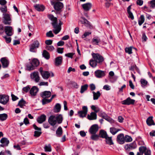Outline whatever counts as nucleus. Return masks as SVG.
Returning a JSON list of instances; mask_svg holds the SVG:
<instances>
[{
  "label": "nucleus",
  "mask_w": 155,
  "mask_h": 155,
  "mask_svg": "<svg viewBox=\"0 0 155 155\" xmlns=\"http://www.w3.org/2000/svg\"><path fill=\"white\" fill-rule=\"evenodd\" d=\"M94 74L96 77L97 78H101L105 75L104 71L99 70L95 71Z\"/></svg>",
  "instance_id": "f3484780"
},
{
  "label": "nucleus",
  "mask_w": 155,
  "mask_h": 155,
  "mask_svg": "<svg viewBox=\"0 0 155 155\" xmlns=\"http://www.w3.org/2000/svg\"><path fill=\"white\" fill-rule=\"evenodd\" d=\"M139 152H138L137 155H143L144 153L145 155H151L150 150L144 146H141L139 148Z\"/></svg>",
  "instance_id": "39448f33"
},
{
  "label": "nucleus",
  "mask_w": 155,
  "mask_h": 155,
  "mask_svg": "<svg viewBox=\"0 0 155 155\" xmlns=\"http://www.w3.org/2000/svg\"><path fill=\"white\" fill-rule=\"evenodd\" d=\"M92 135L91 136V138L92 140H97L99 138V136L96 134H91Z\"/></svg>",
  "instance_id": "3c124183"
},
{
  "label": "nucleus",
  "mask_w": 155,
  "mask_h": 155,
  "mask_svg": "<svg viewBox=\"0 0 155 155\" xmlns=\"http://www.w3.org/2000/svg\"><path fill=\"white\" fill-rule=\"evenodd\" d=\"M106 143L107 144L109 145H111L114 144L113 141L112 140L111 137H108V136L105 138Z\"/></svg>",
  "instance_id": "e433bc0d"
},
{
  "label": "nucleus",
  "mask_w": 155,
  "mask_h": 155,
  "mask_svg": "<svg viewBox=\"0 0 155 155\" xmlns=\"http://www.w3.org/2000/svg\"><path fill=\"white\" fill-rule=\"evenodd\" d=\"M26 69L28 71H31V70H33L35 68V67L31 63V65L27 64Z\"/></svg>",
  "instance_id": "de8ad7c7"
},
{
  "label": "nucleus",
  "mask_w": 155,
  "mask_h": 155,
  "mask_svg": "<svg viewBox=\"0 0 155 155\" xmlns=\"http://www.w3.org/2000/svg\"><path fill=\"white\" fill-rule=\"evenodd\" d=\"M124 142L126 141L127 142H129L131 141L132 139L131 137L128 135H126L124 137Z\"/></svg>",
  "instance_id": "09e8293b"
},
{
  "label": "nucleus",
  "mask_w": 155,
  "mask_h": 155,
  "mask_svg": "<svg viewBox=\"0 0 155 155\" xmlns=\"http://www.w3.org/2000/svg\"><path fill=\"white\" fill-rule=\"evenodd\" d=\"M137 144L135 142H133L130 144H127L125 146V149L128 151L136 148L137 147Z\"/></svg>",
  "instance_id": "f8f14e48"
},
{
  "label": "nucleus",
  "mask_w": 155,
  "mask_h": 155,
  "mask_svg": "<svg viewBox=\"0 0 155 155\" xmlns=\"http://www.w3.org/2000/svg\"><path fill=\"white\" fill-rule=\"evenodd\" d=\"M135 49L136 50V49L133 47H130L128 48H125V51L126 53H127L128 54H131L132 52V48Z\"/></svg>",
  "instance_id": "58836bf2"
},
{
  "label": "nucleus",
  "mask_w": 155,
  "mask_h": 155,
  "mask_svg": "<svg viewBox=\"0 0 155 155\" xmlns=\"http://www.w3.org/2000/svg\"><path fill=\"white\" fill-rule=\"evenodd\" d=\"M38 90L39 89L38 87L36 86H33L30 90V94L31 96H35L38 91Z\"/></svg>",
  "instance_id": "412c9836"
},
{
  "label": "nucleus",
  "mask_w": 155,
  "mask_h": 155,
  "mask_svg": "<svg viewBox=\"0 0 155 155\" xmlns=\"http://www.w3.org/2000/svg\"><path fill=\"white\" fill-rule=\"evenodd\" d=\"M39 63L38 60L36 58L33 59L31 63L35 68L39 65Z\"/></svg>",
  "instance_id": "473e14b6"
},
{
  "label": "nucleus",
  "mask_w": 155,
  "mask_h": 155,
  "mask_svg": "<svg viewBox=\"0 0 155 155\" xmlns=\"http://www.w3.org/2000/svg\"><path fill=\"white\" fill-rule=\"evenodd\" d=\"M45 48L47 50L50 51H53L54 49V47L52 45L46 46Z\"/></svg>",
  "instance_id": "5fc2aeb1"
},
{
  "label": "nucleus",
  "mask_w": 155,
  "mask_h": 155,
  "mask_svg": "<svg viewBox=\"0 0 155 155\" xmlns=\"http://www.w3.org/2000/svg\"><path fill=\"white\" fill-rule=\"evenodd\" d=\"M89 87L91 90L92 91L94 90L96 88L95 85L93 84H91Z\"/></svg>",
  "instance_id": "69168bd1"
},
{
  "label": "nucleus",
  "mask_w": 155,
  "mask_h": 155,
  "mask_svg": "<svg viewBox=\"0 0 155 155\" xmlns=\"http://www.w3.org/2000/svg\"><path fill=\"white\" fill-rule=\"evenodd\" d=\"M135 100L131 99L130 97H128L126 100L121 101V103L123 105H130L134 104Z\"/></svg>",
  "instance_id": "ddd939ff"
},
{
  "label": "nucleus",
  "mask_w": 155,
  "mask_h": 155,
  "mask_svg": "<svg viewBox=\"0 0 155 155\" xmlns=\"http://www.w3.org/2000/svg\"><path fill=\"white\" fill-rule=\"evenodd\" d=\"M44 149L46 152H51V145L49 144L48 145H45L44 147Z\"/></svg>",
  "instance_id": "a18cd8bd"
},
{
  "label": "nucleus",
  "mask_w": 155,
  "mask_h": 155,
  "mask_svg": "<svg viewBox=\"0 0 155 155\" xmlns=\"http://www.w3.org/2000/svg\"><path fill=\"white\" fill-rule=\"evenodd\" d=\"M41 97L43 98H48L51 95V93L50 91H45L40 94Z\"/></svg>",
  "instance_id": "aec40b11"
},
{
  "label": "nucleus",
  "mask_w": 155,
  "mask_h": 155,
  "mask_svg": "<svg viewBox=\"0 0 155 155\" xmlns=\"http://www.w3.org/2000/svg\"><path fill=\"white\" fill-rule=\"evenodd\" d=\"M101 40L100 38L98 36H96L94 37L92 40V42L93 45H98L99 43L100 42Z\"/></svg>",
  "instance_id": "bb28decb"
},
{
  "label": "nucleus",
  "mask_w": 155,
  "mask_h": 155,
  "mask_svg": "<svg viewBox=\"0 0 155 155\" xmlns=\"http://www.w3.org/2000/svg\"><path fill=\"white\" fill-rule=\"evenodd\" d=\"M74 54V53H69L67 54H66L65 55L66 57L72 58V57Z\"/></svg>",
  "instance_id": "052dcab7"
},
{
  "label": "nucleus",
  "mask_w": 155,
  "mask_h": 155,
  "mask_svg": "<svg viewBox=\"0 0 155 155\" xmlns=\"http://www.w3.org/2000/svg\"><path fill=\"white\" fill-rule=\"evenodd\" d=\"M148 4L149 8L146 6H144L143 7V9L145 11L151 12L152 11L151 8L154 9L155 8V0H152L148 2Z\"/></svg>",
  "instance_id": "423d86ee"
},
{
  "label": "nucleus",
  "mask_w": 155,
  "mask_h": 155,
  "mask_svg": "<svg viewBox=\"0 0 155 155\" xmlns=\"http://www.w3.org/2000/svg\"><path fill=\"white\" fill-rule=\"evenodd\" d=\"M117 142L120 144H122L124 143V135L120 134L117 136Z\"/></svg>",
  "instance_id": "dca6fc26"
},
{
  "label": "nucleus",
  "mask_w": 155,
  "mask_h": 155,
  "mask_svg": "<svg viewBox=\"0 0 155 155\" xmlns=\"http://www.w3.org/2000/svg\"><path fill=\"white\" fill-rule=\"evenodd\" d=\"M41 133V131L36 130L34 132V136L38 137L40 136Z\"/></svg>",
  "instance_id": "864d4df0"
},
{
  "label": "nucleus",
  "mask_w": 155,
  "mask_h": 155,
  "mask_svg": "<svg viewBox=\"0 0 155 155\" xmlns=\"http://www.w3.org/2000/svg\"><path fill=\"white\" fill-rule=\"evenodd\" d=\"M143 3V1L142 0H137V4L138 5L140 6L142 5Z\"/></svg>",
  "instance_id": "774afa93"
},
{
  "label": "nucleus",
  "mask_w": 155,
  "mask_h": 155,
  "mask_svg": "<svg viewBox=\"0 0 155 155\" xmlns=\"http://www.w3.org/2000/svg\"><path fill=\"white\" fill-rule=\"evenodd\" d=\"M30 88L29 85L23 87L22 90L24 92L27 93L30 90Z\"/></svg>",
  "instance_id": "13d9d810"
},
{
  "label": "nucleus",
  "mask_w": 155,
  "mask_h": 155,
  "mask_svg": "<svg viewBox=\"0 0 155 155\" xmlns=\"http://www.w3.org/2000/svg\"><path fill=\"white\" fill-rule=\"evenodd\" d=\"M100 116L102 117L107 121H109L110 119V118L104 112H102L100 113Z\"/></svg>",
  "instance_id": "4c0bfd02"
},
{
  "label": "nucleus",
  "mask_w": 155,
  "mask_h": 155,
  "mask_svg": "<svg viewBox=\"0 0 155 155\" xmlns=\"http://www.w3.org/2000/svg\"><path fill=\"white\" fill-rule=\"evenodd\" d=\"M99 135L100 137L104 138H106L108 136L106 132L103 130H100Z\"/></svg>",
  "instance_id": "2f4dec72"
},
{
  "label": "nucleus",
  "mask_w": 155,
  "mask_h": 155,
  "mask_svg": "<svg viewBox=\"0 0 155 155\" xmlns=\"http://www.w3.org/2000/svg\"><path fill=\"white\" fill-rule=\"evenodd\" d=\"M46 35L47 37H52L54 36V35L51 31H50L49 32H47L46 34Z\"/></svg>",
  "instance_id": "4d7b16f0"
},
{
  "label": "nucleus",
  "mask_w": 155,
  "mask_h": 155,
  "mask_svg": "<svg viewBox=\"0 0 155 155\" xmlns=\"http://www.w3.org/2000/svg\"><path fill=\"white\" fill-rule=\"evenodd\" d=\"M41 75L44 79H47L50 76L51 77L54 76V74L52 72L50 73L47 71H44V72L43 73H41Z\"/></svg>",
  "instance_id": "2eb2a0df"
},
{
  "label": "nucleus",
  "mask_w": 155,
  "mask_h": 155,
  "mask_svg": "<svg viewBox=\"0 0 155 155\" xmlns=\"http://www.w3.org/2000/svg\"><path fill=\"white\" fill-rule=\"evenodd\" d=\"M99 127L98 125L94 124L92 125L89 130V133L91 134H96L98 131Z\"/></svg>",
  "instance_id": "1a4fd4ad"
},
{
  "label": "nucleus",
  "mask_w": 155,
  "mask_h": 155,
  "mask_svg": "<svg viewBox=\"0 0 155 155\" xmlns=\"http://www.w3.org/2000/svg\"><path fill=\"white\" fill-rule=\"evenodd\" d=\"M88 87V85L87 84H85L84 85L81 86L80 91V92L81 93H83L87 89Z\"/></svg>",
  "instance_id": "c03bdc74"
},
{
  "label": "nucleus",
  "mask_w": 155,
  "mask_h": 155,
  "mask_svg": "<svg viewBox=\"0 0 155 155\" xmlns=\"http://www.w3.org/2000/svg\"><path fill=\"white\" fill-rule=\"evenodd\" d=\"M35 8L38 11H43L45 9V7L42 5H36L34 6Z\"/></svg>",
  "instance_id": "cd10ccee"
},
{
  "label": "nucleus",
  "mask_w": 155,
  "mask_h": 155,
  "mask_svg": "<svg viewBox=\"0 0 155 155\" xmlns=\"http://www.w3.org/2000/svg\"><path fill=\"white\" fill-rule=\"evenodd\" d=\"M63 131L62 128L61 127H59L56 131V134L57 137H60L62 135Z\"/></svg>",
  "instance_id": "c9c22d12"
},
{
  "label": "nucleus",
  "mask_w": 155,
  "mask_h": 155,
  "mask_svg": "<svg viewBox=\"0 0 155 155\" xmlns=\"http://www.w3.org/2000/svg\"><path fill=\"white\" fill-rule=\"evenodd\" d=\"M103 89L107 91H108L110 90V87L108 85H105L103 87Z\"/></svg>",
  "instance_id": "0e129e2a"
},
{
  "label": "nucleus",
  "mask_w": 155,
  "mask_h": 155,
  "mask_svg": "<svg viewBox=\"0 0 155 155\" xmlns=\"http://www.w3.org/2000/svg\"><path fill=\"white\" fill-rule=\"evenodd\" d=\"M4 38L5 39L6 42L7 43H9L10 42L11 40V38L10 37H7L6 36H5Z\"/></svg>",
  "instance_id": "680f3d73"
},
{
  "label": "nucleus",
  "mask_w": 155,
  "mask_h": 155,
  "mask_svg": "<svg viewBox=\"0 0 155 155\" xmlns=\"http://www.w3.org/2000/svg\"><path fill=\"white\" fill-rule=\"evenodd\" d=\"M153 117L152 116L149 117L146 120L147 124L149 126L152 125H154L155 123L153 119Z\"/></svg>",
  "instance_id": "a878e982"
},
{
  "label": "nucleus",
  "mask_w": 155,
  "mask_h": 155,
  "mask_svg": "<svg viewBox=\"0 0 155 155\" xmlns=\"http://www.w3.org/2000/svg\"><path fill=\"white\" fill-rule=\"evenodd\" d=\"M42 55L46 59H48L50 58V54L46 50H44L43 51Z\"/></svg>",
  "instance_id": "ea45409f"
},
{
  "label": "nucleus",
  "mask_w": 155,
  "mask_h": 155,
  "mask_svg": "<svg viewBox=\"0 0 155 155\" xmlns=\"http://www.w3.org/2000/svg\"><path fill=\"white\" fill-rule=\"evenodd\" d=\"M82 19L83 20L80 21V22L82 24H84L85 26L87 27L91 28L92 27V26L90 24V23L85 18H83Z\"/></svg>",
  "instance_id": "6ab92c4d"
},
{
  "label": "nucleus",
  "mask_w": 155,
  "mask_h": 155,
  "mask_svg": "<svg viewBox=\"0 0 155 155\" xmlns=\"http://www.w3.org/2000/svg\"><path fill=\"white\" fill-rule=\"evenodd\" d=\"M145 20L144 16L143 15H140L139 19L138 20V24L140 26L144 22Z\"/></svg>",
  "instance_id": "37998d69"
},
{
  "label": "nucleus",
  "mask_w": 155,
  "mask_h": 155,
  "mask_svg": "<svg viewBox=\"0 0 155 155\" xmlns=\"http://www.w3.org/2000/svg\"><path fill=\"white\" fill-rule=\"evenodd\" d=\"M71 84L73 87L76 88H78V85L76 82L74 81H72L71 82Z\"/></svg>",
  "instance_id": "6e6d98bb"
},
{
  "label": "nucleus",
  "mask_w": 155,
  "mask_h": 155,
  "mask_svg": "<svg viewBox=\"0 0 155 155\" xmlns=\"http://www.w3.org/2000/svg\"><path fill=\"white\" fill-rule=\"evenodd\" d=\"M3 23L5 25H10L12 22L10 16L8 14H3Z\"/></svg>",
  "instance_id": "6e6552de"
},
{
  "label": "nucleus",
  "mask_w": 155,
  "mask_h": 155,
  "mask_svg": "<svg viewBox=\"0 0 155 155\" xmlns=\"http://www.w3.org/2000/svg\"><path fill=\"white\" fill-rule=\"evenodd\" d=\"M1 143L4 144L5 146H8L9 143V140L5 137H3L0 140Z\"/></svg>",
  "instance_id": "c756f323"
},
{
  "label": "nucleus",
  "mask_w": 155,
  "mask_h": 155,
  "mask_svg": "<svg viewBox=\"0 0 155 155\" xmlns=\"http://www.w3.org/2000/svg\"><path fill=\"white\" fill-rule=\"evenodd\" d=\"M92 58L89 61V64L93 68H95L97 64H101L104 61L103 57L98 53L92 54Z\"/></svg>",
  "instance_id": "f257e3e1"
},
{
  "label": "nucleus",
  "mask_w": 155,
  "mask_h": 155,
  "mask_svg": "<svg viewBox=\"0 0 155 155\" xmlns=\"http://www.w3.org/2000/svg\"><path fill=\"white\" fill-rule=\"evenodd\" d=\"M97 115L94 112H92L90 115H87V118L88 119L90 120H96L97 119Z\"/></svg>",
  "instance_id": "393cba45"
},
{
  "label": "nucleus",
  "mask_w": 155,
  "mask_h": 155,
  "mask_svg": "<svg viewBox=\"0 0 155 155\" xmlns=\"http://www.w3.org/2000/svg\"><path fill=\"white\" fill-rule=\"evenodd\" d=\"M110 132L113 135L120 130L119 129H117L114 127H110Z\"/></svg>",
  "instance_id": "a19ab883"
},
{
  "label": "nucleus",
  "mask_w": 155,
  "mask_h": 155,
  "mask_svg": "<svg viewBox=\"0 0 155 155\" xmlns=\"http://www.w3.org/2000/svg\"><path fill=\"white\" fill-rule=\"evenodd\" d=\"M0 61L2 63L3 68H5L8 66L9 64V61L5 57L1 58Z\"/></svg>",
  "instance_id": "a211bd4d"
},
{
  "label": "nucleus",
  "mask_w": 155,
  "mask_h": 155,
  "mask_svg": "<svg viewBox=\"0 0 155 155\" xmlns=\"http://www.w3.org/2000/svg\"><path fill=\"white\" fill-rule=\"evenodd\" d=\"M0 10L3 13V14H5L7 12V7L6 6L2 7L0 8Z\"/></svg>",
  "instance_id": "603ef678"
},
{
  "label": "nucleus",
  "mask_w": 155,
  "mask_h": 155,
  "mask_svg": "<svg viewBox=\"0 0 155 155\" xmlns=\"http://www.w3.org/2000/svg\"><path fill=\"white\" fill-rule=\"evenodd\" d=\"M46 117L45 114H42L37 118V121L39 124L42 123L46 120Z\"/></svg>",
  "instance_id": "b1692460"
},
{
  "label": "nucleus",
  "mask_w": 155,
  "mask_h": 155,
  "mask_svg": "<svg viewBox=\"0 0 155 155\" xmlns=\"http://www.w3.org/2000/svg\"><path fill=\"white\" fill-rule=\"evenodd\" d=\"M31 78L33 79L35 82H38L40 80V77L38 73V72H35L32 73L31 74Z\"/></svg>",
  "instance_id": "4468645a"
},
{
  "label": "nucleus",
  "mask_w": 155,
  "mask_h": 155,
  "mask_svg": "<svg viewBox=\"0 0 155 155\" xmlns=\"http://www.w3.org/2000/svg\"><path fill=\"white\" fill-rule=\"evenodd\" d=\"M140 81L141 84V86L143 87L146 86L148 83L147 81L144 79H141L140 80Z\"/></svg>",
  "instance_id": "8fccbe9b"
},
{
  "label": "nucleus",
  "mask_w": 155,
  "mask_h": 155,
  "mask_svg": "<svg viewBox=\"0 0 155 155\" xmlns=\"http://www.w3.org/2000/svg\"><path fill=\"white\" fill-rule=\"evenodd\" d=\"M46 44L48 45H51L52 43V41L51 40H46L45 41Z\"/></svg>",
  "instance_id": "e2e57ef3"
},
{
  "label": "nucleus",
  "mask_w": 155,
  "mask_h": 155,
  "mask_svg": "<svg viewBox=\"0 0 155 155\" xmlns=\"http://www.w3.org/2000/svg\"><path fill=\"white\" fill-rule=\"evenodd\" d=\"M48 98H43L42 100V104L43 105H45L47 103H50L51 101V100L48 99Z\"/></svg>",
  "instance_id": "49530a36"
},
{
  "label": "nucleus",
  "mask_w": 155,
  "mask_h": 155,
  "mask_svg": "<svg viewBox=\"0 0 155 155\" xmlns=\"http://www.w3.org/2000/svg\"><path fill=\"white\" fill-rule=\"evenodd\" d=\"M26 104V102L22 98L19 101L17 106H19L21 108H23Z\"/></svg>",
  "instance_id": "7c9ffc66"
},
{
  "label": "nucleus",
  "mask_w": 155,
  "mask_h": 155,
  "mask_svg": "<svg viewBox=\"0 0 155 155\" xmlns=\"http://www.w3.org/2000/svg\"><path fill=\"white\" fill-rule=\"evenodd\" d=\"M8 117V115L6 114H0V120L3 121L5 120Z\"/></svg>",
  "instance_id": "79ce46f5"
},
{
  "label": "nucleus",
  "mask_w": 155,
  "mask_h": 155,
  "mask_svg": "<svg viewBox=\"0 0 155 155\" xmlns=\"http://www.w3.org/2000/svg\"><path fill=\"white\" fill-rule=\"evenodd\" d=\"M131 5L129 6L127 8V12L129 15L128 17L130 18L132 20L134 18V15L132 12L130 11Z\"/></svg>",
  "instance_id": "c85d7f7f"
},
{
  "label": "nucleus",
  "mask_w": 155,
  "mask_h": 155,
  "mask_svg": "<svg viewBox=\"0 0 155 155\" xmlns=\"http://www.w3.org/2000/svg\"><path fill=\"white\" fill-rule=\"evenodd\" d=\"M4 30L6 35L8 36H11L13 34V28L11 26H7L5 27Z\"/></svg>",
  "instance_id": "9b49d317"
},
{
  "label": "nucleus",
  "mask_w": 155,
  "mask_h": 155,
  "mask_svg": "<svg viewBox=\"0 0 155 155\" xmlns=\"http://www.w3.org/2000/svg\"><path fill=\"white\" fill-rule=\"evenodd\" d=\"M88 112V108L87 106H84L82 110L78 112L77 115L80 118H83L86 117Z\"/></svg>",
  "instance_id": "0eeeda50"
},
{
  "label": "nucleus",
  "mask_w": 155,
  "mask_h": 155,
  "mask_svg": "<svg viewBox=\"0 0 155 155\" xmlns=\"http://www.w3.org/2000/svg\"><path fill=\"white\" fill-rule=\"evenodd\" d=\"M48 18L52 21L51 23L54 29L53 30L54 33L55 34H58L61 29V26L58 25L57 18L54 17L52 15H48Z\"/></svg>",
  "instance_id": "7ed1b4c3"
},
{
  "label": "nucleus",
  "mask_w": 155,
  "mask_h": 155,
  "mask_svg": "<svg viewBox=\"0 0 155 155\" xmlns=\"http://www.w3.org/2000/svg\"><path fill=\"white\" fill-rule=\"evenodd\" d=\"M61 109V105L57 103L54 106V111L55 113H58L60 111Z\"/></svg>",
  "instance_id": "f704fd0d"
},
{
  "label": "nucleus",
  "mask_w": 155,
  "mask_h": 155,
  "mask_svg": "<svg viewBox=\"0 0 155 155\" xmlns=\"http://www.w3.org/2000/svg\"><path fill=\"white\" fill-rule=\"evenodd\" d=\"M63 48H58L57 49V51L59 53L62 54L63 53V50H64Z\"/></svg>",
  "instance_id": "338daca9"
},
{
  "label": "nucleus",
  "mask_w": 155,
  "mask_h": 155,
  "mask_svg": "<svg viewBox=\"0 0 155 155\" xmlns=\"http://www.w3.org/2000/svg\"><path fill=\"white\" fill-rule=\"evenodd\" d=\"M62 57L59 56L56 58L55 61V64L56 66H59L61 65L62 63Z\"/></svg>",
  "instance_id": "5701e85b"
},
{
  "label": "nucleus",
  "mask_w": 155,
  "mask_h": 155,
  "mask_svg": "<svg viewBox=\"0 0 155 155\" xmlns=\"http://www.w3.org/2000/svg\"><path fill=\"white\" fill-rule=\"evenodd\" d=\"M40 45L39 41L35 40L29 45V51L31 52L36 53L37 51V49L38 48Z\"/></svg>",
  "instance_id": "20e7f679"
},
{
  "label": "nucleus",
  "mask_w": 155,
  "mask_h": 155,
  "mask_svg": "<svg viewBox=\"0 0 155 155\" xmlns=\"http://www.w3.org/2000/svg\"><path fill=\"white\" fill-rule=\"evenodd\" d=\"M82 6L84 10L87 11L91 8L92 5L91 3H87L82 5Z\"/></svg>",
  "instance_id": "4be33fe9"
},
{
  "label": "nucleus",
  "mask_w": 155,
  "mask_h": 155,
  "mask_svg": "<svg viewBox=\"0 0 155 155\" xmlns=\"http://www.w3.org/2000/svg\"><path fill=\"white\" fill-rule=\"evenodd\" d=\"M63 120V117L61 114L57 115L56 116L51 115L48 119V122L51 126H54L57 123L58 124L61 123Z\"/></svg>",
  "instance_id": "f03ea898"
},
{
  "label": "nucleus",
  "mask_w": 155,
  "mask_h": 155,
  "mask_svg": "<svg viewBox=\"0 0 155 155\" xmlns=\"http://www.w3.org/2000/svg\"><path fill=\"white\" fill-rule=\"evenodd\" d=\"M92 93L93 94V99L94 100H97L101 95L99 91H97V92L93 91Z\"/></svg>",
  "instance_id": "72a5a7b5"
},
{
  "label": "nucleus",
  "mask_w": 155,
  "mask_h": 155,
  "mask_svg": "<svg viewBox=\"0 0 155 155\" xmlns=\"http://www.w3.org/2000/svg\"><path fill=\"white\" fill-rule=\"evenodd\" d=\"M91 32H85L84 35L82 36V38H84L86 37L87 36H89L91 34Z\"/></svg>",
  "instance_id": "bf43d9fd"
},
{
  "label": "nucleus",
  "mask_w": 155,
  "mask_h": 155,
  "mask_svg": "<svg viewBox=\"0 0 155 155\" xmlns=\"http://www.w3.org/2000/svg\"><path fill=\"white\" fill-rule=\"evenodd\" d=\"M9 97L5 95H0V103L5 105L8 101Z\"/></svg>",
  "instance_id": "9d476101"
}]
</instances>
